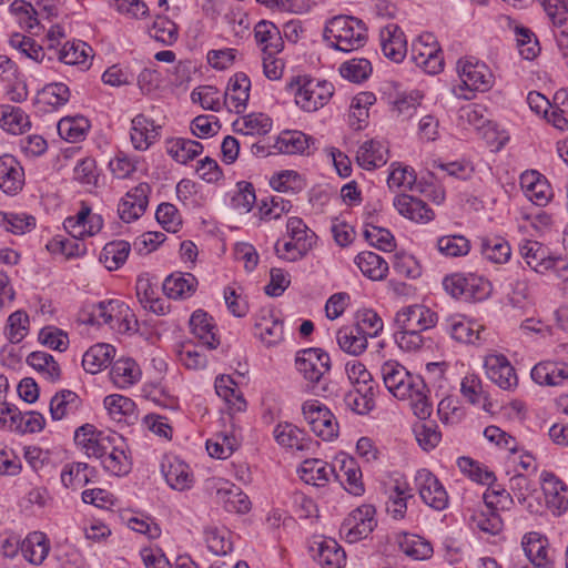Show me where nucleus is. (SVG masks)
I'll return each mask as SVG.
<instances>
[{
	"label": "nucleus",
	"instance_id": "27",
	"mask_svg": "<svg viewBox=\"0 0 568 568\" xmlns=\"http://www.w3.org/2000/svg\"><path fill=\"white\" fill-rule=\"evenodd\" d=\"M190 326L192 333L203 346L209 349H214L219 346L220 341L215 333V326L212 323V317L202 310L195 311L190 318Z\"/></svg>",
	"mask_w": 568,
	"mask_h": 568
},
{
	"label": "nucleus",
	"instance_id": "29",
	"mask_svg": "<svg viewBox=\"0 0 568 568\" xmlns=\"http://www.w3.org/2000/svg\"><path fill=\"white\" fill-rule=\"evenodd\" d=\"M298 471L302 480L317 487L325 486L331 476L335 475V470L329 464L317 458L305 459Z\"/></svg>",
	"mask_w": 568,
	"mask_h": 568
},
{
	"label": "nucleus",
	"instance_id": "4",
	"mask_svg": "<svg viewBox=\"0 0 568 568\" xmlns=\"http://www.w3.org/2000/svg\"><path fill=\"white\" fill-rule=\"evenodd\" d=\"M122 442L123 437L118 433L98 430L91 424L80 426L74 433V443L83 449L84 454L101 462L114 444Z\"/></svg>",
	"mask_w": 568,
	"mask_h": 568
},
{
	"label": "nucleus",
	"instance_id": "61",
	"mask_svg": "<svg viewBox=\"0 0 568 568\" xmlns=\"http://www.w3.org/2000/svg\"><path fill=\"white\" fill-rule=\"evenodd\" d=\"M70 99V89L62 82L47 84L38 94V102H42L54 108L64 105Z\"/></svg>",
	"mask_w": 568,
	"mask_h": 568
},
{
	"label": "nucleus",
	"instance_id": "38",
	"mask_svg": "<svg viewBox=\"0 0 568 568\" xmlns=\"http://www.w3.org/2000/svg\"><path fill=\"white\" fill-rule=\"evenodd\" d=\"M480 253L495 264H504L511 256L509 243L501 236H486L480 240Z\"/></svg>",
	"mask_w": 568,
	"mask_h": 568
},
{
	"label": "nucleus",
	"instance_id": "52",
	"mask_svg": "<svg viewBox=\"0 0 568 568\" xmlns=\"http://www.w3.org/2000/svg\"><path fill=\"white\" fill-rule=\"evenodd\" d=\"M89 128L90 123L84 116L63 118L58 122L59 135L70 142L83 140Z\"/></svg>",
	"mask_w": 568,
	"mask_h": 568
},
{
	"label": "nucleus",
	"instance_id": "44",
	"mask_svg": "<svg viewBox=\"0 0 568 568\" xmlns=\"http://www.w3.org/2000/svg\"><path fill=\"white\" fill-rule=\"evenodd\" d=\"M375 392L372 387L353 388L344 395L345 406L358 415L369 413L374 406Z\"/></svg>",
	"mask_w": 568,
	"mask_h": 568
},
{
	"label": "nucleus",
	"instance_id": "1",
	"mask_svg": "<svg viewBox=\"0 0 568 568\" xmlns=\"http://www.w3.org/2000/svg\"><path fill=\"white\" fill-rule=\"evenodd\" d=\"M383 382L390 394L400 400H409L414 415L426 419L433 412L429 389L419 375H412L403 365L388 361L381 368Z\"/></svg>",
	"mask_w": 568,
	"mask_h": 568
},
{
	"label": "nucleus",
	"instance_id": "6",
	"mask_svg": "<svg viewBox=\"0 0 568 568\" xmlns=\"http://www.w3.org/2000/svg\"><path fill=\"white\" fill-rule=\"evenodd\" d=\"M129 306L120 300L101 301L92 305L91 312L87 320L91 325L106 324L113 329L125 332L130 329Z\"/></svg>",
	"mask_w": 568,
	"mask_h": 568
},
{
	"label": "nucleus",
	"instance_id": "50",
	"mask_svg": "<svg viewBox=\"0 0 568 568\" xmlns=\"http://www.w3.org/2000/svg\"><path fill=\"white\" fill-rule=\"evenodd\" d=\"M122 443L114 444L102 460L103 468L115 476L126 475L131 469V463Z\"/></svg>",
	"mask_w": 568,
	"mask_h": 568
},
{
	"label": "nucleus",
	"instance_id": "64",
	"mask_svg": "<svg viewBox=\"0 0 568 568\" xmlns=\"http://www.w3.org/2000/svg\"><path fill=\"white\" fill-rule=\"evenodd\" d=\"M230 532L225 529L209 528L205 530V541L211 552L224 556L232 551L233 545L230 540Z\"/></svg>",
	"mask_w": 568,
	"mask_h": 568
},
{
	"label": "nucleus",
	"instance_id": "37",
	"mask_svg": "<svg viewBox=\"0 0 568 568\" xmlns=\"http://www.w3.org/2000/svg\"><path fill=\"white\" fill-rule=\"evenodd\" d=\"M168 153L179 163L186 164L203 151V145L185 138H172L166 141Z\"/></svg>",
	"mask_w": 568,
	"mask_h": 568
},
{
	"label": "nucleus",
	"instance_id": "48",
	"mask_svg": "<svg viewBox=\"0 0 568 568\" xmlns=\"http://www.w3.org/2000/svg\"><path fill=\"white\" fill-rule=\"evenodd\" d=\"M54 52L64 64L87 67L92 48L82 41L65 42L59 51Z\"/></svg>",
	"mask_w": 568,
	"mask_h": 568
},
{
	"label": "nucleus",
	"instance_id": "8",
	"mask_svg": "<svg viewBox=\"0 0 568 568\" xmlns=\"http://www.w3.org/2000/svg\"><path fill=\"white\" fill-rule=\"evenodd\" d=\"M375 513V507L372 505L357 507L342 523L341 535L349 544L366 538L377 525Z\"/></svg>",
	"mask_w": 568,
	"mask_h": 568
},
{
	"label": "nucleus",
	"instance_id": "30",
	"mask_svg": "<svg viewBox=\"0 0 568 568\" xmlns=\"http://www.w3.org/2000/svg\"><path fill=\"white\" fill-rule=\"evenodd\" d=\"M110 377L116 387L128 388L140 381L141 369L134 359L120 358L113 363Z\"/></svg>",
	"mask_w": 568,
	"mask_h": 568
},
{
	"label": "nucleus",
	"instance_id": "46",
	"mask_svg": "<svg viewBox=\"0 0 568 568\" xmlns=\"http://www.w3.org/2000/svg\"><path fill=\"white\" fill-rule=\"evenodd\" d=\"M392 168L387 179V184L390 189L403 187L408 191H424L422 184L417 182L414 169L407 165L403 166L399 163H393Z\"/></svg>",
	"mask_w": 568,
	"mask_h": 568
},
{
	"label": "nucleus",
	"instance_id": "36",
	"mask_svg": "<svg viewBox=\"0 0 568 568\" xmlns=\"http://www.w3.org/2000/svg\"><path fill=\"white\" fill-rule=\"evenodd\" d=\"M355 264L365 276L373 281L385 278L388 272L387 262L382 256L371 251L357 254Z\"/></svg>",
	"mask_w": 568,
	"mask_h": 568
},
{
	"label": "nucleus",
	"instance_id": "51",
	"mask_svg": "<svg viewBox=\"0 0 568 568\" xmlns=\"http://www.w3.org/2000/svg\"><path fill=\"white\" fill-rule=\"evenodd\" d=\"M130 248V244L126 241L110 242L103 247L100 260L108 270H118L125 263Z\"/></svg>",
	"mask_w": 568,
	"mask_h": 568
},
{
	"label": "nucleus",
	"instance_id": "57",
	"mask_svg": "<svg viewBox=\"0 0 568 568\" xmlns=\"http://www.w3.org/2000/svg\"><path fill=\"white\" fill-rule=\"evenodd\" d=\"M217 495H220L227 511L245 514L251 509L248 497L237 487L230 489L220 488L217 489Z\"/></svg>",
	"mask_w": 568,
	"mask_h": 568
},
{
	"label": "nucleus",
	"instance_id": "11",
	"mask_svg": "<svg viewBox=\"0 0 568 568\" xmlns=\"http://www.w3.org/2000/svg\"><path fill=\"white\" fill-rule=\"evenodd\" d=\"M415 486L422 500L435 510L448 506V494L439 479L428 469L422 468L415 475Z\"/></svg>",
	"mask_w": 568,
	"mask_h": 568
},
{
	"label": "nucleus",
	"instance_id": "47",
	"mask_svg": "<svg viewBox=\"0 0 568 568\" xmlns=\"http://www.w3.org/2000/svg\"><path fill=\"white\" fill-rule=\"evenodd\" d=\"M27 363L41 373L48 381L57 382L60 379V366L51 354L40 351L32 352L28 355Z\"/></svg>",
	"mask_w": 568,
	"mask_h": 568
},
{
	"label": "nucleus",
	"instance_id": "63",
	"mask_svg": "<svg viewBox=\"0 0 568 568\" xmlns=\"http://www.w3.org/2000/svg\"><path fill=\"white\" fill-rule=\"evenodd\" d=\"M341 75L349 81L359 83L372 73V64L367 59H352L339 68Z\"/></svg>",
	"mask_w": 568,
	"mask_h": 568
},
{
	"label": "nucleus",
	"instance_id": "40",
	"mask_svg": "<svg viewBox=\"0 0 568 568\" xmlns=\"http://www.w3.org/2000/svg\"><path fill=\"white\" fill-rule=\"evenodd\" d=\"M162 468L165 480L170 487L180 491L191 488L193 477L185 463L174 459L173 462H169L168 465L163 464Z\"/></svg>",
	"mask_w": 568,
	"mask_h": 568
},
{
	"label": "nucleus",
	"instance_id": "35",
	"mask_svg": "<svg viewBox=\"0 0 568 568\" xmlns=\"http://www.w3.org/2000/svg\"><path fill=\"white\" fill-rule=\"evenodd\" d=\"M81 407L79 395L70 389L58 392L50 402V415L53 420H60L73 415Z\"/></svg>",
	"mask_w": 568,
	"mask_h": 568
},
{
	"label": "nucleus",
	"instance_id": "56",
	"mask_svg": "<svg viewBox=\"0 0 568 568\" xmlns=\"http://www.w3.org/2000/svg\"><path fill=\"white\" fill-rule=\"evenodd\" d=\"M460 392L470 404L475 405L483 402V408L489 412L491 404L488 402L483 390L481 381L477 375H466L462 381Z\"/></svg>",
	"mask_w": 568,
	"mask_h": 568
},
{
	"label": "nucleus",
	"instance_id": "26",
	"mask_svg": "<svg viewBox=\"0 0 568 568\" xmlns=\"http://www.w3.org/2000/svg\"><path fill=\"white\" fill-rule=\"evenodd\" d=\"M103 404L110 417L118 423L133 424L138 419L136 405L126 396L120 394L108 395Z\"/></svg>",
	"mask_w": 568,
	"mask_h": 568
},
{
	"label": "nucleus",
	"instance_id": "9",
	"mask_svg": "<svg viewBox=\"0 0 568 568\" xmlns=\"http://www.w3.org/2000/svg\"><path fill=\"white\" fill-rule=\"evenodd\" d=\"M412 60L429 74H436L443 70L442 50L433 33H424L413 42Z\"/></svg>",
	"mask_w": 568,
	"mask_h": 568
},
{
	"label": "nucleus",
	"instance_id": "7",
	"mask_svg": "<svg viewBox=\"0 0 568 568\" xmlns=\"http://www.w3.org/2000/svg\"><path fill=\"white\" fill-rule=\"evenodd\" d=\"M457 72L462 81L460 89L470 93L486 92L494 84V74L488 65L474 58L459 59Z\"/></svg>",
	"mask_w": 568,
	"mask_h": 568
},
{
	"label": "nucleus",
	"instance_id": "10",
	"mask_svg": "<svg viewBox=\"0 0 568 568\" xmlns=\"http://www.w3.org/2000/svg\"><path fill=\"white\" fill-rule=\"evenodd\" d=\"M304 418L311 429L324 440H332L338 434V423L334 414L318 400H307L302 406Z\"/></svg>",
	"mask_w": 568,
	"mask_h": 568
},
{
	"label": "nucleus",
	"instance_id": "23",
	"mask_svg": "<svg viewBox=\"0 0 568 568\" xmlns=\"http://www.w3.org/2000/svg\"><path fill=\"white\" fill-rule=\"evenodd\" d=\"M131 141L136 150L144 151L153 144L160 135V125H155L154 121L144 114H138L131 122Z\"/></svg>",
	"mask_w": 568,
	"mask_h": 568
},
{
	"label": "nucleus",
	"instance_id": "12",
	"mask_svg": "<svg viewBox=\"0 0 568 568\" xmlns=\"http://www.w3.org/2000/svg\"><path fill=\"white\" fill-rule=\"evenodd\" d=\"M520 255L527 265L537 273L568 271V264L562 258L547 255V250L537 241L525 240L520 245Z\"/></svg>",
	"mask_w": 568,
	"mask_h": 568
},
{
	"label": "nucleus",
	"instance_id": "45",
	"mask_svg": "<svg viewBox=\"0 0 568 568\" xmlns=\"http://www.w3.org/2000/svg\"><path fill=\"white\" fill-rule=\"evenodd\" d=\"M136 297L144 308L154 313H163V301L156 296V286L146 275H140L135 284Z\"/></svg>",
	"mask_w": 568,
	"mask_h": 568
},
{
	"label": "nucleus",
	"instance_id": "55",
	"mask_svg": "<svg viewBox=\"0 0 568 568\" xmlns=\"http://www.w3.org/2000/svg\"><path fill=\"white\" fill-rule=\"evenodd\" d=\"M438 252L446 257L465 256L470 251V242L464 235H444L437 240Z\"/></svg>",
	"mask_w": 568,
	"mask_h": 568
},
{
	"label": "nucleus",
	"instance_id": "43",
	"mask_svg": "<svg viewBox=\"0 0 568 568\" xmlns=\"http://www.w3.org/2000/svg\"><path fill=\"white\" fill-rule=\"evenodd\" d=\"M0 124L12 134H22L30 128L29 116L20 108L12 105L0 108Z\"/></svg>",
	"mask_w": 568,
	"mask_h": 568
},
{
	"label": "nucleus",
	"instance_id": "16",
	"mask_svg": "<svg viewBox=\"0 0 568 568\" xmlns=\"http://www.w3.org/2000/svg\"><path fill=\"white\" fill-rule=\"evenodd\" d=\"M484 367L487 377L501 389L510 390L518 384L515 368L506 356L501 354H490L485 357Z\"/></svg>",
	"mask_w": 568,
	"mask_h": 568
},
{
	"label": "nucleus",
	"instance_id": "5",
	"mask_svg": "<svg viewBox=\"0 0 568 568\" xmlns=\"http://www.w3.org/2000/svg\"><path fill=\"white\" fill-rule=\"evenodd\" d=\"M295 91L296 104L306 112L317 111L324 106L333 95V84L327 81H318L307 78H297L291 87Z\"/></svg>",
	"mask_w": 568,
	"mask_h": 568
},
{
	"label": "nucleus",
	"instance_id": "59",
	"mask_svg": "<svg viewBox=\"0 0 568 568\" xmlns=\"http://www.w3.org/2000/svg\"><path fill=\"white\" fill-rule=\"evenodd\" d=\"M236 192L231 197V206L240 213H248L256 202L255 190L252 183L237 182Z\"/></svg>",
	"mask_w": 568,
	"mask_h": 568
},
{
	"label": "nucleus",
	"instance_id": "21",
	"mask_svg": "<svg viewBox=\"0 0 568 568\" xmlns=\"http://www.w3.org/2000/svg\"><path fill=\"white\" fill-rule=\"evenodd\" d=\"M316 140L302 131H283L273 148L284 154H310L316 150Z\"/></svg>",
	"mask_w": 568,
	"mask_h": 568
},
{
	"label": "nucleus",
	"instance_id": "60",
	"mask_svg": "<svg viewBox=\"0 0 568 568\" xmlns=\"http://www.w3.org/2000/svg\"><path fill=\"white\" fill-rule=\"evenodd\" d=\"M29 315L23 311L12 313L7 322L6 335L13 343H20L29 332Z\"/></svg>",
	"mask_w": 568,
	"mask_h": 568
},
{
	"label": "nucleus",
	"instance_id": "54",
	"mask_svg": "<svg viewBox=\"0 0 568 568\" xmlns=\"http://www.w3.org/2000/svg\"><path fill=\"white\" fill-rule=\"evenodd\" d=\"M291 201L281 195H272L261 200L258 204L260 219L264 221L277 220L291 211Z\"/></svg>",
	"mask_w": 568,
	"mask_h": 568
},
{
	"label": "nucleus",
	"instance_id": "33",
	"mask_svg": "<svg viewBox=\"0 0 568 568\" xmlns=\"http://www.w3.org/2000/svg\"><path fill=\"white\" fill-rule=\"evenodd\" d=\"M49 549L47 536L41 531L30 532L20 545L22 556L33 565L42 564Z\"/></svg>",
	"mask_w": 568,
	"mask_h": 568
},
{
	"label": "nucleus",
	"instance_id": "39",
	"mask_svg": "<svg viewBox=\"0 0 568 568\" xmlns=\"http://www.w3.org/2000/svg\"><path fill=\"white\" fill-rule=\"evenodd\" d=\"M315 558L324 568H341L346 561V554L335 539H325L317 542Z\"/></svg>",
	"mask_w": 568,
	"mask_h": 568
},
{
	"label": "nucleus",
	"instance_id": "24",
	"mask_svg": "<svg viewBox=\"0 0 568 568\" xmlns=\"http://www.w3.org/2000/svg\"><path fill=\"white\" fill-rule=\"evenodd\" d=\"M394 205L403 216L417 223H427L434 220V211L422 200L412 195H399Z\"/></svg>",
	"mask_w": 568,
	"mask_h": 568
},
{
	"label": "nucleus",
	"instance_id": "3",
	"mask_svg": "<svg viewBox=\"0 0 568 568\" xmlns=\"http://www.w3.org/2000/svg\"><path fill=\"white\" fill-rule=\"evenodd\" d=\"M295 367L307 382V388L316 395L326 390L321 385L324 375L331 369L329 355L321 348H305L296 353Z\"/></svg>",
	"mask_w": 568,
	"mask_h": 568
},
{
	"label": "nucleus",
	"instance_id": "22",
	"mask_svg": "<svg viewBox=\"0 0 568 568\" xmlns=\"http://www.w3.org/2000/svg\"><path fill=\"white\" fill-rule=\"evenodd\" d=\"M446 332L457 342L476 344L483 339L485 328L476 321L464 316H454L446 323Z\"/></svg>",
	"mask_w": 568,
	"mask_h": 568
},
{
	"label": "nucleus",
	"instance_id": "31",
	"mask_svg": "<svg viewBox=\"0 0 568 568\" xmlns=\"http://www.w3.org/2000/svg\"><path fill=\"white\" fill-rule=\"evenodd\" d=\"M115 349L110 344L99 343L91 346L83 355L82 366L85 372L97 374L111 363Z\"/></svg>",
	"mask_w": 568,
	"mask_h": 568
},
{
	"label": "nucleus",
	"instance_id": "14",
	"mask_svg": "<svg viewBox=\"0 0 568 568\" xmlns=\"http://www.w3.org/2000/svg\"><path fill=\"white\" fill-rule=\"evenodd\" d=\"M254 334L268 347L283 339L284 324L272 307H262L254 315Z\"/></svg>",
	"mask_w": 568,
	"mask_h": 568
},
{
	"label": "nucleus",
	"instance_id": "58",
	"mask_svg": "<svg viewBox=\"0 0 568 568\" xmlns=\"http://www.w3.org/2000/svg\"><path fill=\"white\" fill-rule=\"evenodd\" d=\"M149 34L151 38L166 45L173 44L179 37L176 24L162 17H158L153 21L152 26L149 28Z\"/></svg>",
	"mask_w": 568,
	"mask_h": 568
},
{
	"label": "nucleus",
	"instance_id": "49",
	"mask_svg": "<svg viewBox=\"0 0 568 568\" xmlns=\"http://www.w3.org/2000/svg\"><path fill=\"white\" fill-rule=\"evenodd\" d=\"M342 474H335L338 480L344 485L345 489L355 496H361L364 493V485L362 483V471L357 467L355 460L349 458L343 460L341 466Z\"/></svg>",
	"mask_w": 568,
	"mask_h": 568
},
{
	"label": "nucleus",
	"instance_id": "41",
	"mask_svg": "<svg viewBox=\"0 0 568 568\" xmlns=\"http://www.w3.org/2000/svg\"><path fill=\"white\" fill-rule=\"evenodd\" d=\"M336 341L339 348L349 355L358 356L367 348L366 336L354 325L341 327L336 332Z\"/></svg>",
	"mask_w": 568,
	"mask_h": 568
},
{
	"label": "nucleus",
	"instance_id": "53",
	"mask_svg": "<svg viewBox=\"0 0 568 568\" xmlns=\"http://www.w3.org/2000/svg\"><path fill=\"white\" fill-rule=\"evenodd\" d=\"M354 326L368 341V338L376 337L383 331L384 324L374 310L364 308L356 312Z\"/></svg>",
	"mask_w": 568,
	"mask_h": 568
},
{
	"label": "nucleus",
	"instance_id": "2",
	"mask_svg": "<svg viewBox=\"0 0 568 568\" xmlns=\"http://www.w3.org/2000/svg\"><path fill=\"white\" fill-rule=\"evenodd\" d=\"M323 36L331 48L343 52L363 48L368 39L365 23L352 16L333 17L326 23Z\"/></svg>",
	"mask_w": 568,
	"mask_h": 568
},
{
	"label": "nucleus",
	"instance_id": "62",
	"mask_svg": "<svg viewBox=\"0 0 568 568\" xmlns=\"http://www.w3.org/2000/svg\"><path fill=\"white\" fill-rule=\"evenodd\" d=\"M465 301H484L491 293V284L483 276L466 274Z\"/></svg>",
	"mask_w": 568,
	"mask_h": 568
},
{
	"label": "nucleus",
	"instance_id": "18",
	"mask_svg": "<svg viewBox=\"0 0 568 568\" xmlns=\"http://www.w3.org/2000/svg\"><path fill=\"white\" fill-rule=\"evenodd\" d=\"M381 48L386 58L398 63L407 53V41L396 23H388L379 31Z\"/></svg>",
	"mask_w": 568,
	"mask_h": 568
},
{
	"label": "nucleus",
	"instance_id": "19",
	"mask_svg": "<svg viewBox=\"0 0 568 568\" xmlns=\"http://www.w3.org/2000/svg\"><path fill=\"white\" fill-rule=\"evenodd\" d=\"M24 185V171L20 162L11 154L0 156V189L14 195Z\"/></svg>",
	"mask_w": 568,
	"mask_h": 568
},
{
	"label": "nucleus",
	"instance_id": "42",
	"mask_svg": "<svg viewBox=\"0 0 568 568\" xmlns=\"http://www.w3.org/2000/svg\"><path fill=\"white\" fill-rule=\"evenodd\" d=\"M274 438L278 445L297 450H305L308 448V439L298 427L290 423L278 424L274 428Z\"/></svg>",
	"mask_w": 568,
	"mask_h": 568
},
{
	"label": "nucleus",
	"instance_id": "32",
	"mask_svg": "<svg viewBox=\"0 0 568 568\" xmlns=\"http://www.w3.org/2000/svg\"><path fill=\"white\" fill-rule=\"evenodd\" d=\"M356 161L365 170L383 166L387 162V149L378 141H366L357 150Z\"/></svg>",
	"mask_w": 568,
	"mask_h": 568
},
{
	"label": "nucleus",
	"instance_id": "20",
	"mask_svg": "<svg viewBox=\"0 0 568 568\" xmlns=\"http://www.w3.org/2000/svg\"><path fill=\"white\" fill-rule=\"evenodd\" d=\"M531 378L539 385H568V364L564 362L542 361L532 367Z\"/></svg>",
	"mask_w": 568,
	"mask_h": 568
},
{
	"label": "nucleus",
	"instance_id": "17",
	"mask_svg": "<svg viewBox=\"0 0 568 568\" xmlns=\"http://www.w3.org/2000/svg\"><path fill=\"white\" fill-rule=\"evenodd\" d=\"M251 80L244 72H237L230 78L224 93L223 104L240 114L246 110L250 99Z\"/></svg>",
	"mask_w": 568,
	"mask_h": 568
},
{
	"label": "nucleus",
	"instance_id": "15",
	"mask_svg": "<svg viewBox=\"0 0 568 568\" xmlns=\"http://www.w3.org/2000/svg\"><path fill=\"white\" fill-rule=\"evenodd\" d=\"M541 488L546 505L554 515H561L568 509V486L554 473L540 474Z\"/></svg>",
	"mask_w": 568,
	"mask_h": 568
},
{
	"label": "nucleus",
	"instance_id": "28",
	"mask_svg": "<svg viewBox=\"0 0 568 568\" xmlns=\"http://www.w3.org/2000/svg\"><path fill=\"white\" fill-rule=\"evenodd\" d=\"M521 545L525 555L534 566L537 568H548L550 566L547 538L539 532L530 531L524 536Z\"/></svg>",
	"mask_w": 568,
	"mask_h": 568
},
{
	"label": "nucleus",
	"instance_id": "34",
	"mask_svg": "<svg viewBox=\"0 0 568 568\" xmlns=\"http://www.w3.org/2000/svg\"><path fill=\"white\" fill-rule=\"evenodd\" d=\"M287 233L294 241L295 248L308 253L316 244L317 236L301 217L293 216L287 220Z\"/></svg>",
	"mask_w": 568,
	"mask_h": 568
},
{
	"label": "nucleus",
	"instance_id": "13",
	"mask_svg": "<svg viewBox=\"0 0 568 568\" xmlns=\"http://www.w3.org/2000/svg\"><path fill=\"white\" fill-rule=\"evenodd\" d=\"M438 316L424 305H410L396 313L395 324L400 329L427 331L436 325Z\"/></svg>",
	"mask_w": 568,
	"mask_h": 568
},
{
	"label": "nucleus",
	"instance_id": "25",
	"mask_svg": "<svg viewBox=\"0 0 568 568\" xmlns=\"http://www.w3.org/2000/svg\"><path fill=\"white\" fill-rule=\"evenodd\" d=\"M162 286L163 292L170 298H187L194 294L197 280L191 273L175 272L164 280Z\"/></svg>",
	"mask_w": 568,
	"mask_h": 568
}]
</instances>
